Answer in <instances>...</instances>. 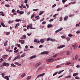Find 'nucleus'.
I'll return each mask as SVG.
<instances>
[{
    "instance_id": "a19ab883",
    "label": "nucleus",
    "mask_w": 80,
    "mask_h": 80,
    "mask_svg": "<svg viewBox=\"0 0 80 80\" xmlns=\"http://www.w3.org/2000/svg\"><path fill=\"white\" fill-rule=\"evenodd\" d=\"M67 0H62V3H65V2H66L67 1Z\"/></svg>"
},
{
    "instance_id": "b1692460",
    "label": "nucleus",
    "mask_w": 80,
    "mask_h": 80,
    "mask_svg": "<svg viewBox=\"0 0 80 80\" xmlns=\"http://www.w3.org/2000/svg\"><path fill=\"white\" fill-rule=\"evenodd\" d=\"M11 66H12V67H16V66L15 65H14L13 63H12L11 64Z\"/></svg>"
},
{
    "instance_id": "2eb2a0df",
    "label": "nucleus",
    "mask_w": 80,
    "mask_h": 80,
    "mask_svg": "<svg viewBox=\"0 0 80 80\" xmlns=\"http://www.w3.org/2000/svg\"><path fill=\"white\" fill-rule=\"evenodd\" d=\"M1 25L3 27H5V25H4V23L3 22H1Z\"/></svg>"
},
{
    "instance_id": "7c9ffc66",
    "label": "nucleus",
    "mask_w": 80,
    "mask_h": 80,
    "mask_svg": "<svg viewBox=\"0 0 80 80\" xmlns=\"http://www.w3.org/2000/svg\"><path fill=\"white\" fill-rule=\"evenodd\" d=\"M1 75L3 78H4V76H5V73H2L1 74Z\"/></svg>"
},
{
    "instance_id": "cd10ccee",
    "label": "nucleus",
    "mask_w": 80,
    "mask_h": 80,
    "mask_svg": "<svg viewBox=\"0 0 80 80\" xmlns=\"http://www.w3.org/2000/svg\"><path fill=\"white\" fill-rule=\"evenodd\" d=\"M66 40H67V42H68V41H70V38L68 37L67 38H66Z\"/></svg>"
},
{
    "instance_id": "4c0bfd02",
    "label": "nucleus",
    "mask_w": 80,
    "mask_h": 80,
    "mask_svg": "<svg viewBox=\"0 0 80 80\" xmlns=\"http://www.w3.org/2000/svg\"><path fill=\"white\" fill-rule=\"evenodd\" d=\"M17 57H15V58H14V59H13V61H15V60H17Z\"/></svg>"
},
{
    "instance_id": "6ab92c4d",
    "label": "nucleus",
    "mask_w": 80,
    "mask_h": 80,
    "mask_svg": "<svg viewBox=\"0 0 80 80\" xmlns=\"http://www.w3.org/2000/svg\"><path fill=\"white\" fill-rule=\"evenodd\" d=\"M66 54L67 55H70V52L68 51L66 52Z\"/></svg>"
},
{
    "instance_id": "423d86ee",
    "label": "nucleus",
    "mask_w": 80,
    "mask_h": 80,
    "mask_svg": "<svg viewBox=\"0 0 80 80\" xmlns=\"http://www.w3.org/2000/svg\"><path fill=\"white\" fill-rule=\"evenodd\" d=\"M32 24H29V28L30 29H35V28H32Z\"/></svg>"
},
{
    "instance_id": "393cba45",
    "label": "nucleus",
    "mask_w": 80,
    "mask_h": 80,
    "mask_svg": "<svg viewBox=\"0 0 80 80\" xmlns=\"http://www.w3.org/2000/svg\"><path fill=\"white\" fill-rule=\"evenodd\" d=\"M64 71V70L61 71H60L58 72V74L59 75V74H60L61 73H62V72H63Z\"/></svg>"
},
{
    "instance_id": "9d476101",
    "label": "nucleus",
    "mask_w": 80,
    "mask_h": 80,
    "mask_svg": "<svg viewBox=\"0 0 80 80\" xmlns=\"http://www.w3.org/2000/svg\"><path fill=\"white\" fill-rule=\"evenodd\" d=\"M4 78L5 79H6V80H9L10 79H9V77L8 76H6L4 77Z\"/></svg>"
},
{
    "instance_id": "1a4fd4ad",
    "label": "nucleus",
    "mask_w": 80,
    "mask_h": 80,
    "mask_svg": "<svg viewBox=\"0 0 80 80\" xmlns=\"http://www.w3.org/2000/svg\"><path fill=\"white\" fill-rule=\"evenodd\" d=\"M78 55H76L73 58V59L74 60H77V59L78 58Z\"/></svg>"
},
{
    "instance_id": "0e129e2a",
    "label": "nucleus",
    "mask_w": 80,
    "mask_h": 80,
    "mask_svg": "<svg viewBox=\"0 0 80 80\" xmlns=\"http://www.w3.org/2000/svg\"><path fill=\"white\" fill-rule=\"evenodd\" d=\"M11 58H12V57H10L8 58V60H11Z\"/></svg>"
},
{
    "instance_id": "20e7f679",
    "label": "nucleus",
    "mask_w": 80,
    "mask_h": 80,
    "mask_svg": "<svg viewBox=\"0 0 80 80\" xmlns=\"http://www.w3.org/2000/svg\"><path fill=\"white\" fill-rule=\"evenodd\" d=\"M45 75V73H43L42 74H40L37 77V78H39V77H42L43 75Z\"/></svg>"
},
{
    "instance_id": "bb28decb",
    "label": "nucleus",
    "mask_w": 80,
    "mask_h": 80,
    "mask_svg": "<svg viewBox=\"0 0 80 80\" xmlns=\"http://www.w3.org/2000/svg\"><path fill=\"white\" fill-rule=\"evenodd\" d=\"M78 73H74L73 74V76H76L77 75H78Z\"/></svg>"
},
{
    "instance_id": "13d9d810",
    "label": "nucleus",
    "mask_w": 80,
    "mask_h": 80,
    "mask_svg": "<svg viewBox=\"0 0 80 80\" xmlns=\"http://www.w3.org/2000/svg\"><path fill=\"white\" fill-rule=\"evenodd\" d=\"M47 41H49V40H50V38H48L47 40Z\"/></svg>"
},
{
    "instance_id": "8fccbe9b",
    "label": "nucleus",
    "mask_w": 80,
    "mask_h": 80,
    "mask_svg": "<svg viewBox=\"0 0 80 80\" xmlns=\"http://www.w3.org/2000/svg\"><path fill=\"white\" fill-rule=\"evenodd\" d=\"M58 15V14H55L53 16V17H55L57 15Z\"/></svg>"
},
{
    "instance_id": "f257e3e1",
    "label": "nucleus",
    "mask_w": 80,
    "mask_h": 80,
    "mask_svg": "<svg viewBox=\"0 0 80 80\" xmlns=\"http://www.w3.org/2000/svg\"><path fill=\"white\" fill-rule=\"evenodd\" d=\"M54 60V59L53 58H50L46 60L47 62H52Z\"/></svg>"
},
{
    "instance_id": "603ef678",
    "label": "nucleus",
    "mask_w": 80,
    "mask_h": 80,
    "mask_svg": "<svg viewBox=\"0 0 80 80\" xmlns=\"http://www.w3.org/2000/svg\"><path fill=\"white\" fill-rule=\"evenodd\" d=\"M16 45H17V46H18V47H20V44H16Z\"/></svg>"
},
{
    "instance_id": "774afa93",
    "label": "nucleus",
    "mask_w": 80,
    "mask_h": 80,
    "mask_svg": "<svg viewBox=\"0 0 80 80\" xmlns=\"http://www.w3.org/2000/svg\"><path fill=\"white\" fill-rule=\"evenodd\" d=\"M28 46L26 45L25 46V48H26V49L28 48Z\"/></svg>"
},
{
    "instance_id": "bf43d9fd",
    "label": "nucleus",
    "mask_w": 80,
    "mask_h": 80,
    "mask_svg": "<svg viewBox=\"0 0 80 80\" xmlns=\"http://www.w3.org/2000/svg\"><path fill=\"white\" fill-rule=\"evenodd\" d=\"M43 47V45H41L39 46V48H42V47Z\"/></svg>"
},
{
    "instance_id": "39448f33",
    "label": "nucleus",
    "mask_w": 80,
    "mask_h": 80,
    "mask_svg": "<svg viewBox=\"0 0 80 80\" xmlns=\"http://www.w3.org/2000/svg\"><path fill=\"white\" fill-rule=\"evenodd\" d=\"M40 64H41V63L40 62H38L37 63H36V64H35V67L37 68V67H38V66H39V65H40Z\"/></svg>"
},
{
    "instance_id": "052dcab7",
    "label": "nucleus",
    "mask_w": 80,
    "mask_h": 80,
    "mask_svg": "<svg viewBox=\"0 0 80 80\" xmlns=\"http://www.w3.org/2000/svg\"><path fill=\"white\" fill-rule=\"evenodd\" d=\"M61 10H62V9H61L60 8H58V9L57 10V11H60Z\"/></svg>"
},
{
    "instance_id": "ddd939ff",
    "label": "nucleus",
    "mask_w": 80,
    "mask_h": 80,
    "mask_svg": "<svg viewBox=\"0 0 80 80\" xmlns=\"http://www.w3.org/2000/svg\"><path fill=\"white\" fill-rule=\"evenodd\" d=\"M53 27V25L51 24L48 25V28H50V27Z\"/></svg>"
},
{
    "instance_id": "c03bdc74",
    "label": "nucleus",
    "mask_w": 80,
    "mask_h": 80,
    "mask_svg": "<svg viewBox=\"0 0 80 80\" xmlns=\"http://www.w3.org/2000/svg\"><path fill=\"white\" fill-rule=\"evenodd\" d=\"M68 36H69V37H72L73 36V35L72 34H68Z\"/></svg>"
},
{
    "instance_id": "7ed1b4c3",
    "label": "nucleus",
    "mask_w": 80,
    "mask_h": 80,
    "mask_svg": "<svg viewBox=\"0 0 80 80\" xmlns=\"http://www.w3.org/2000/svg\"><path fill=\"white\" fill-rule=\"evenodd\" d=\"M48 51H44L41 53V55H47V54H48Z\"/></svg>"
},
{
    "instance_id": "3c124183",
    "label": "nucleus",
    "mask_w": 80,
    "mask_h": 80,
    "mask_svg": "<svg viewBox=\"0 0 80 80\" xmlns=\"http://www.w3.org/2000/svg\"><path fill=\"white\" fill-rule=\"evenodd\" d=\"M55 6H56V4H54L52 6V8H54Z\"/></svg>"
},
{
    "instance_id": "69168bd1",
    "label": "nucleus",
    "mask_w": 80,
    "mask_h": 80,
    "mask_svg": "<svg viewBox=\"0 0 80 80\" xmlns=\"http://www.w3.org/2000/svg\"><path fill=\"white\" fill-rule=\"evenodd\" d=\"M26 7H27V8H28V7H29V6H28V5L27 4H26Z\"/></svg>"
},
{
    "instance_id": "e433bc0d",
    "label": "nucleus",
    "mask_w": 80,
    "mask_h": 80,
    "mask_svg": "<svg viewBox=\"0 0 80 80\" xmlns=\"http://www.w3.org/2000/svg\"><path fill=\"white\" fill-rule=\"evenodd\" d=\"M5 7H10V5L8 4L7 5H5Z\"/></svg>"
},
{
    "instance_id": "49530a36",
    "label": "nucleus",
    "mask_w": 80,
    "mask_h": 80,
    "mask_svg": "<svg viewBox=\"0 0 80 80\" xmlns=\"http://www.w3.org/2000/svg\"><path fill=\"white\" fill-rule=\"evenodd\" d=\"M75 3H77L76 1H75V2H71V3H72V4H75Z\"/></svg>"
},
{
    "instance_id": "a878e982",
    "label": "nucleus",
    "mask_w": 80,
    "mask_h": 80,
    "mask_svg": "<svg viewBox=\"0 0 80 80\" xmlns=\"http://www.w3.org/2000/svg\"><path fill=\"white\" fill-rule=\"evenodd\" d=\"M18 13H20V14H23V11H19L18 12Z\"/></svg>"
},
{
    "instance_id": "338daca9",
    "label": "nucleus",
    "mask_w": 80,
    "mask_h": 80,
    "mask_svg": "<svg viewBox=\"0 0 80 80\" xmlns=\"http://www.w3.org/2000/svg\"><path fill=\"white\" fill-rule=\"evenodd\" d=\"M30 48H33V46H30Z\"/></svg>"
},
{
    "instance_id": "ea45409f",
    "label": "nucleus",
    "mask_w": 80,
    "mask_h": 80,
    "mask_svg": "<svg viewBox=\"0 0 80 80\" xmlns=\"http://www.w3.org/2000/svg\"><path fill=\"white\" fill-rule=\"evenodd\" d=\"M59 21H62V17H61L59 18Z\"/></svg>"
},
{
    "instance_id": "aec40b11",
    "label": "nucleus",
    "mask_w": 80,
    "mask_h": 80,
    "mask_svg": "<svg viewBox=\"0 0 80 80\" xmlns=\"http://www.w3.org/2000/svg\"><path fill=\"white\" fill-rule=\"evenodd\" d=\"M19 25H20V23H17L16 24V25L15 27V28H17V27L18 26H19Z\"/></svg>"
},
{
    "instance_id": "4468645a",
    "label": "nucleus",
    "mask_w": 80,
    "mask_h": 80,
    "mask_svg": "<svg viewBox=\"0 0 80 80\" xmlns=\"http://www.w3.org/2000/svg\"><path fill=\"white\" fill-rule=\"evenodd\" d=\"M39 16H37L35 17V18L36 19V20H39V19H40V18H39Z\"/></svg>"
},
{
    "instance_id": "5fc2aeb1",
    "label": "nucleus",
    "mask_w": 80,
    "mask_h": 80,
    "mask_svg": "<svg viewBox=\"0 0 80 80\" xmlns=\"http://www.w3.org/2000/svg\"><path fill=\"white\" fill-rule=\"evenodd\" d=\"M27 35H28V36H30V35H32V33H31L30 34L28 33Z\"/></svg>"
},
{
    "instance_id": "79ce46f5",
    "label": "nucleus",
    "mask_w": 80,
    "mask_h": 80,
    "mask_svg": "<svg viewBox=\"0 0 80 80\" xmlns=\"http://www.w3.org/2000/svg\"><path fill=\"white\" fill-rule=\"evenodd\" d=\"M38 9H33L32 10L33 11H37V10H38Z\"/></svg>"
},
{
    "instance_id": "2f4dec72",
    "label": "nucleus",
    "mask_w": 80,
    "mask_h": 80,
    "mask_svg": "<svg viewBox=\"0 0 80 80\" xmlns=\"http://www.w3.org/2000/svg\"><path fill=\"white\" fill-rule=\"evenodd\" d=\"M44 11H42L39 14V15H42V14H43V13H44Z\"/></svg>"
},
{
    "instance_id": "5701e85b",
    "label": "nucleus",
    "mask_w": 80,
    "mask_h": 80,
    "mask_svg": "<svg viewBox=\"0 0 80 80\" xmlns=\"http://www.w3.org/2000/svg\"><path fill=\"white\" fill-rule=\"evenodd\" d=\"M25 53H23V54H22L21 55V57H25Z\"/></svg>"
},
{
    "instance_id": "0eeeda50",
    "label": "nucleus",
    "mask_w": 80,
    "mask_h": 80,
    "mask_svg": "<svg viewBox=\"0 0 80 80\" xmlns=\"http://www.w3.org/2000/svg\"><path fill=\"white\" fill-rule=\"evenodd\" d=\"M65 46L64 45H61L60 46H59L57 48V49H58V48L60 49V48H62L63 47H65Z\"/></svg>"
},
{
    "instance_id": "473e14b6",
    "label": "nucleus",
    "mask_w": 80,
    "mask_h": 80,
    "mask_svg": "<svg viewBox=\"0 0 80 80\" xmlns=\"http://www.w3.org/2000/svg\"><path fill=\"white\" fill-rule=\"evenodd\" d=\"M20 21H21V19H16L15 20V22H20Z\"/></svg>"
},
{
    "instance_id": "680f3d73",
    "label": "nucleus",
    "mask_w": 80,
    "mask_h": 80,
    "mask_svg": "<svg viewBox=\"0 0 80 80\" xmlns=\"http://www.w3.org/2000/svg\"><path fill=\"white\" fill-rule=\"evenodd\" d=\"M37 39H35L34 40V42H37Z\"/></svg>"
},
{
    "instance_id": "f03ea898",
    "label": "nucleus",
    "mask_w": 80,
    "mask_h": 80,
    "mask_svg": "<svg viewBox=\"0 0 80 80\" xmlns=\"http://www.w3.org/2000/svg\"><path fill=\"white\" fill-rule=\"evenodd\" d=\"M2 66H3L8 67L9 66V64L8 63H6V62H4L2 63Z\"/></svg>"
},
{
    "instance_id": "864d4df0",
    "label": "nucleus",
    "mask_w": 80,
    "mask_h": 80,
    "mask_svg": "<svg viewBox=\"0 0 80 80\" xmlns=\"http://www.w3.org/2000/svg\"><path fill=\"white\" fill-rule=\"evenodd\" d=\"M79 33H80V31H78L76 32V33H77V34Z\"/></svg>"
},
{
    "instance_id": "6e6d98bb",
    "label": "nucleus",
    "mask_w": 80,
    "mask_h": 80,
    "mask_svg": "<svg viewBox=\"0 0 80 80\" xmlns=\"http://www.w3.org/2000/svg\"><path fill=\"white\" fill-rule=\"evenodd\" d=\"M2 58H3V59H6V58H5V56H2Z\"/></svg>"
},
{
    "instance_id": "58836bf2",
    "label": "nucleus",
    "mask_w": 80,
    "mask_h": 80,
    "mask_svg": "<svg viewBox=\"0 0 80 80\" xmlns=\"http://www.w3.org/2000/svg\"><path fill=\"white\" fill-rule=\"evenodd\" d=\"M23 41H24V40H19V42H20V43H21V42H23Z\"/></svg>"
},
{
    "instance_id": "412c9836",
    "label": "nucleus",
    "mask_w": 80,
    "mask_h": 80,
    "mask_svg": "<svg viewBox=\"0 0 80 80\" xmlns=\"http://www.w3.org/2000/svg\"><path fill=\"white\" fill-rule=\"evenodd\" d=\"M70 64H71V63L68 62L65 64V65L66 66L69 65H70Z\"/></svg>"
},
{
    "instance_id": "9b49d317",
    "label": "nucleus",
    "mask_w": 80,
    "mask_h": 80,
    "mask_svg": "<svg viewBox=\"0 0 80 80\" xmlns=\"http://www.w3.org/2000/svg\"><path fill=\"white\" fill-rule=\"evenodd\" d=\"M36 55L34 56H32V57H30L29 58L30 59H33V58H35L36 57Z\"/></svg>"
},
{
    "instance_id": "dca6fc26",
    "label": "nucleus",
    "mask_w": 80,
    "mask_h": 80,
    "mask_svg": "<svg viewBox=\"0 0 80 80\" xmlns=\"http://www.w3.org/2000/svg\"><path fill=\"white\" fill-rule=\"evenodd\" d=\"M25 75H26L25 74V73H22V75H21V77L23 78L24 77H25Z\"/></svg>"
},
{
    "instance_id": "a18cd8bd",
    "label": "nucleus",
    "mask_w": 80,
    "mask_h": 80,
    "mask_svg": "<svg viewBox=\"0 0 80 80\" xmlns=\"http://www.w3.org/2000/svg\"><path fill=\"white\" fill-rule=\"evenodd\" d=\"M75 79H80V78L78 77H75Z\"/></svg>"
},
{
    "instance_id": "f3484780",
    "label": "nucleus",
    "mask_w": 80,
    "mask_h": 80,
    "mask_svg": "<svg viewBox=\"0 0 80 80\" xmlns=\"http://www.w3.org/2000/svg\"><path fill=\"white\" fill-rule=\"evenodd\" d=\"M7 43H8V41H6L4 43V46L5 47L7 45Z\"/></svg>"
},
{
    "instance_id": "4d7b16f0",
    "label": "nucleus",
    "mask_w": 80,
    "mask_h": 80,
    "mask_svg": "<svg viewBox=\"0 0 80 80\" xmlns=\"http://www.w3.org/2000/svg\"><path fill=\"white\" fill-rule=\"evenodd\" d=\"M0 60L1 62L2 61V62H4V60H3V59L2 58H1L0 59Z\"/></svg>"
},
{
    "instance_id": "c756f323",
    "label": "nucleus",
    "mask_w": 80,
    "mask_h": 80,
    "mask_svg": "<svg viewBox=\"0 0 80 80\" xmlns=\"http://www.w3.org/2000/svg\"><path fill=\"white\" fill-rule=\"evenodd\" d=\"M34 16H35V14L33 13L32 15H31V18H32L33 17H34Z\"/></svg>"
},
{
    "instance_id": "f704fd0d",
    "label": "nucleus",
    "mask_w": 80,
    "mask_h": 80,
    "mask_svg": "<svg viewBox=\"0 0 80 80\" xmlns=\"http://www.w3.org/2000/svg\"><path fill=\"white\" fill-rule=\"evenodd\" d=\"M66 78H71V76H66Z\"/></svg>"
},
{
    "instance_id": "4be33fe9",
    "label": "nucleus",
    "mask_w": 80,
    "mask_h": 80,
    "mask_svg": "<svg viewBox=\"0 0 80 80\" xmlns=\"http://www.w3.org/2000/svg\"><path fill=\"white\" fill-rule=\"evenodd\" d=\"M67 19H68V17L67 16H65L64 19V20H65V21H66V20H67Z\"/></svg>"
},
{
    "instance_id": "6e6552de",
    "label": "nucleus",
    "mask_w": 80,
    "mask_h": 80,
    "mask_svg": "<svg viewBox=\"0 0 80 80\" xmlns=\"http://www.w3.org/2000/svg\"><path fill=\"white\" fill-rule=\"evenodd\" d=\"M63 30V28H61L59 29L58 30H57L55 31V33H58V32H60L61 30Z\"/></svg>"
},
{
    "instance_id": "de8ad7c7",
    "label": "nucleus",
    "mask_w": 80,
    "mask_h": 80,
    "mask_svg": "<svg viewBox=\"0 0 80 80\" xmlns=\"http://www.w3.org/2000/svg\"><path fill=\"white\" fill-rule=\"evenodd\" d=\"M18 50H15L14 51V53H18Z\"/></svg>"
},
{
    "instance_id": "72a5a7b5",
    "label": "nucleus",
    "mask_w": 80,
    "mask_h": 80,
    "mask_svg": "<svg viewBox=\"0 0 80 80\" xmlns=\"http://www.w3.org/2000/svg\"><path fill=\"white\" fill-rule=\"evenodd\" d=\"M58 73V72H56L55 73H54L53 74V76H55V75H57Z\"/></svg>"
},
{
    "instance_id": "c9c22d12",
    "label": "nucleus",
    "mask_w": 80,
    "mask_h": 80,
    "mask_svg": "<svg viewBox=\"0 0 80 80\" xmlns=\"http://www.w3.org/2000/svg\"><path fill=\"white\" fill-rule=\"evenodd\" d=\"M17 58L18 59H20V58H21L20 56V55L18 56L17 57Z\"/></svg>"
},
{
    "instance_id": "09e8293b",
    "label": "nucleus",
    "mask_w": 80,
    "mask_h": 80,
    "mask_svg": "<svg viewBox=\"0 0 80 80\" xmlns=\"http://www.w3.org/2000/svg\"><path fill=\"white\" fill-rule=\"evenodd\" d=\"M10 33V32H9L6 33V34L7 35H9Z\"/></svg>"
},
{
    "instance_id": "37998d69",
    "label": "nucleus",
    "mask_w": 80,
    "mask_h": 80,
    "mask_svg": "<svg viewBox=\"0 0 80 80\" xmlns=\"http://www.w3.org/2000/svg\"><path fill=\"white\" fill-rule=\"evenodd\" d=\"M58 55V54H55L53 56V57H56Z\"/></svg>"
},
{
    "instance_id": "a211bd4d",
    "label": "nucleus",
    "mask_w": 80,
    "mask_h": 80,
    "mask_svg": "<svg viewBox=\"0 0 80 80\" xmlns=\"http://www.w3.org/2000/svg\"><path fill=\"white\" fill-rule=\"evenodd\" d=\"M31 78L32 77H31L30 76H29L27 77V80H30V78Z\"/></svg>"
},
{
    "instance_id": "e2e57ef3",
    "label": "nucleus",
    "mask_w": 80,
    "mask_h": 80,
    "mask_svg": "<svg viewBox=\"0 0 80 80\" xmlns=\"http://www.w3.org/2000/svg\"><path fill=\"white\" fill-rule=\"evenodd\" d=\"M53 21V19H51L49 20V22H52V21Z\"/></svg>"
},
{
    "instance_id": "c85d7f7f",
    "label": "nucleus",
    "mask_w": 80,
    "mask_h": 80,
    "mask_svg": "<svg viewBox=\"0 0 80 80\" xmlns=\"http://www.w3.org/2000/svg\"><path fill=\"white\" fill-rule=\"evenodd\" d=\"M40 42L41 43H43V42H44V40H43V39H41L40 40Z\"/></svg>"
},
{
    "instance_id": "f8f14e48",
    "label": "nucleus",
    "mask_w": 80,
    "mask_h": 80,
    "mask_svg": "<svg viewBox=\"0 0 80 80\" xmlns=\"http://www.w3.org/2000/svg\"><path fill=\"white\" fill-rule=\"evenodd\" d=\"M72 47H73V49H76V48H77V46H76V44H75L74 45H73L72 46Z\"/></svg>"
}]
</instances>
